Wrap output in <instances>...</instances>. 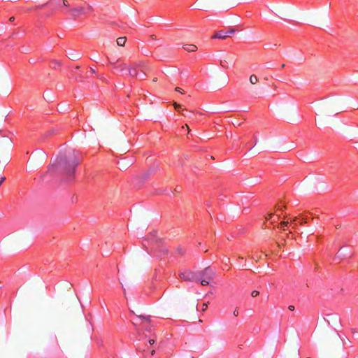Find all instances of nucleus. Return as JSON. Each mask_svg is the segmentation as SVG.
Listing matches in <instances>:
<instances>
[{"instance_id": "nucleus-6", "label": "nucleus", "mask_w": 358, "mask_h": 358, "mask_svg": "<svg viewBox=\"0 0 358 358\" xmlns=\"http://www.w3.org/2000/svg\"><path fill=\"white\" fill-rule=\"evenodd\" d=\"M243 29L238 27H230L227 30L224 31V34L229 36L231 34H234L236 31H242Z\"/></svg>"}, {"instance_id": "nucleus-8", "label": "nucleus", "mask_w": 358, "mask_h": 358, "mask_svg": "<svg viewBox=\"0 0 358 358\" xmlns=\"http://www.w3.org/2000/svg\"><path fill=\"white\" fill-rule=\"evenodd\" d=\"M332 320L333 323L336 326L338 327L341 324L340 319L337 315H328Z\"/></svg>"}, {"instance_id": "nucleus-20", "label": "nucleus", "mask_w": 358, "mask_h": 358, "mask_svg": "<svg viewBox=\"0 0 358 358\" xmlns=\"http://www.w3.org/2000/svg\"><path fill=\"white\" fill-rule=\"evenodd\" d=\"M185 127H186V128H187V131H188V134H189V133H190V129H189V128L188 125H187V124H185V126L182 127V129H184Z\"/></svg>"}, {"instance_id": "nucleus-3", "label": "nucleus", "mask_w": 358, "mask_h": 358, "mask_svg": "<svg viewBox=\"0 0 358 358\" xmlns=\"http://www.w3.org/2000/svg\"><path fill=\"white\" fill-rule=\"evenodd\" d=\"M215 273L210 267L199 271V280L203 286L208 285L214 278Z\"/></svg>"}, {"instance_id": "nucleus-27", "label": "nucleus", "mask_w": 358, "mask_h": 358, "mask_svg": "<svg viewBox=\"0 0 358 358\" xmlns=\"http://www.w3.org/2000/svg\"><path fill=\"white\" fill-rule=\"evenodd\" d=\"M320 125H321V126L324 125V120H320Z\"/></svg>"}, {"instance_id": "nucleus-2", "label": "nucleus", "mask_w": 358, "mask_h": 358, "mask_svg": "<svg viewBox=\"0 0 358 358\" xmlns=\"http://www.w3.org/2000/svg\"><path fill=\"white\" fill-rule=\"evenodd\" d=\"M63 6L68 7V1L66 0H50L45 3L38 4L31 8L32 10H36V14L41 17H46L52 15L55 10Z\"/></svg>"}, {"instance_id": "nucleus-30", "label": "nucleus", "mask_w": 358, "mask_h": 358, "mask_svg": "<svg viewBox=\"0 0 358 358\" xmlns=\"http://www.w3.org/2000/svg\"><path fill=\"white\" fill-rule=\"evenodd\" d=\"M155 350H152V351H151V355H155Z\"/></svg>"}, {"instance_id": "nucleus-26", "label": "nucleus", "mask_w": 358, "mask_h": 358, "mask_svg": "<svg viewBox=\"0 0 358 358\" xmlns=\"http://www.w3.org/2000/svg\"><path fill=\"white\" fill-rule=\"evenodd\" d=\"M149 343H150V345H153V344L155 343V340H153V339H150V340H149Z\"/></svg>"}, {"instance_id": "nucleus-34", "label": "nucleus", "mask_w": 358, "mask_h": 358, "mask_svg": "<svg viewBox=\"0 0 358 358\" xmlns=\"http://www.w3.org/2000/svg\"><path fill=\"white\" fill-rule=\"evenodd\" d=\"M8 160H9V156L8 155L6 157V161H8Z\"/></svg>"}, {"instance_id": "nucleus-21", "label": "nucleus", "mask_w": 358, "mask_h": 358, "mask_svg": "<svg viewBox=\"0 0 358 358\" xmlns=\"http://www.w3.org/2000/svg\"><path fill=\"white\" fill-rule=\"evenodd\" d=\"M148 67L145 66H143L142 67V69H141V71L145 73V71L148 70Z\"/></svg>"}, {"instance_id": "nucleus-36", "label": "nucleus", "mask_w": 358, "mask_h": 358, "mask_svg": "<svg viewBox=\"0 0 358 358\" xmlns=\"http://www.w3.org/2000/svg\"><path fill=\"white\" fill-rule=\"evenodd\" d=\"M307 358H310V357H307Z\"/></svg>"}, {"instance_id": "nucleus-18", "label": "nucleus", "mask_w": 358, "mask_h": 358, "mask_svg": "<svg viewBox=\"0 0 358 358\" xmlns=\"http://www.w3.org/2000/svg\"><path fill=\"white\" fill-rule=\"evenodd\" d=\"M3 150H4L3 146L0 144V155L3 153Z\"/></svg>"}, {"instance_id": "nucleus-7", "label": "nucleus", "mask_w": 358, "mask_h": 358, "mask_svg": "<svg viewBox=\"0 0 358 358\" xmlns=\"http://www.w3.org/2000/svg\"><path fill=\"white\" fill-rule=\"evenodd\" d=\"M227 37V35L224 34V31L220 30L214 34L212 38H221L224 39Z\"/></svg>"}, {"instance_id": "nucleus-4", "label": "nucleus", "mask_w": 358, "mask_h": 358, "mask_svg": "<svg viewBox=\"0 0 358 358\" xmlns=\"http://www.w3.org/2000/svg\"><path fill=\"white\" fill-rule=\"evenodd\" d=\"M179 277L185 281H198L199 272L195 273L190 270H184L179 273Z\"/></svg>"}, {"instance_id": "nucleus-12", "label": "nucleus", "mask_w": 358, "mask_h": 358, "mask_svg": "<svg viewBox=\"0 0 358 358\" xmlns=\"http://www.w3.org/2000/svg\"><path fill=\"white\" fill-rule=\"evenodd\" d=\"M138 317L143 320V322L149 323L150 322V317L148 316L138 315Z\"/></svg>"}, {"instance_id": "nucleus-31", "label": "nucleus", "mask_w": 358, "mask_h": 358, "mask_svg": "<svg viewBox=\"0 0 358 358\" xmlns=\"http://www.w3.org/2000/svg\"><path fill=\"white\" fill-rule=\"evenodd\" d=\"M272 215H273V214H272V213L269 214V215H268V219H269V218H271V217H272ZM266 220H268V218H266Z\"/></svg>"}, {"instance_id": "nucleus-35", "label": "nucleus", "mask_w": 358, "mask_h": 358, "mask_svg": "<svg viewBox=\"0 0 358 358\" xmlns=\"http://www.w3.org/2000/svg\"><path fill=\"white\" fill-rule=\"evenodd\" d=\"M79 68H80V67H79L78 66H77L76 67V70H78V69H79Z\"/></svg>"}, {"instance_id": "nucleus-19", "label": "nucleus", "mask_w": 358, "mask_h": 358, "mask_svg": "<svg viewBox=\"0 0 358 358\" xmlns=\"http://www.w3.org/2000/svg\"><path fill=\"white\" fill-rule=\"evenodd\" d=\"M294 308H294V306H292V305H290V306H288V309H289V310H291V311L294 310Z\"/></svg>"}, {"instance_id": "nucleus-9", "label": "nucleus", "mask_w": 358, "mask_h": 358, "mask_svg": "<svg viewBox=\"0 0 358 358\" xmlns=\"http://www.w3.org/2000/svg\"><path fill=\"white\" fill-rule=\"evenodd\" d=\"M183 48L187 52H194L197 50V47L192 44L185 45L183 46Z\"/></svg>"}, {"instance_id": "nucleus-10", "label": "nucleus", "mask_w": 358, "mask_h": 358, "mask_svg": "<svg viewBox=\"0 0 358 358\" xmlns=\"http://www.w3.org/2000/svg\"><path fill=\"white\" fill-rule=\"evenodd\" d=\"M126 37H120L117 39V44L119 46H124L126 43Z\"/></svg>"}, {"instance_id": "nucleus-15", "label": "nucleus", "mask_w": 358, "mask_h": 358, "mask_svg": "<svg viewBox=\"0 0 358 358\" xmlns=\"http://www.w3.org/2000/svg\"><path fill=\"white\" fill-rule=\"evenodd\" d=\"M173 105L176 109H179L181 108V106L176 102H173Z\"/></svg>"}, {"instance_id": "nucleus-17", "label": "nucleus", "mask_w": 358, "mask_h": 358, "mask_svg": "<svg viewBox=\"0 0 358 358\" xmlns=\"http://www.w3.org/2000/svg\"><path fill=\"white\" fill-rule=\"evenodd\" d=\"M5 142L8 146L10 145V139H8V138L5 139Z\"/></svg>"}, {"instance_id": "nucleus-25", "label": "nucleus", "mask_w": 358, "mask_h": 358, "mask_svg": "<svg viewBox=\"0 0 358 358\" xmlns=\"http://www.w3.org/2000/svg\"><path fill=\"white\" fill-rule=\"evenodd\" d=\"M234 315V316H238V311L237 310V309H236L234 313H233Z\"/></svg>"}, {"instance_id": "nucleus-32", "label": "nucleus", "mask_w": 358, "mask_h": 358, "mask_svg": "<svg viewBox=\"0 0 358 358\" xmlns=\"http://www.w3.org/2000/svg\"><path fill=\"white\" fill-rule=\"evenodd\" d=\"M296 219H297L296 217H294V218L292 220V222H295V221L296 220Z\"/></svg>"}, {"instance_id": "nucleus-28", "label": "nucleus", "mask_w": 358, "mask_h": 358, "mask_svg": "<svg viewBox=\"0 0 358 358\" xmlns=\"http://www.w3.org/2000/svg\"><path fill=\"white\" fill-rule=\"evenodd\" d=\"M303 222H305V223H306V222H307V218H306V217L303 218Z\"/></svg>"}, {"instance_id": "nucleus-29", "label": "nucleus", "mask_w": 358, "mask_h": 358, "mask_svg": "<svg viewBox=\"0 0 358 358\" xmlns=\"http://www.w3.org/2000/svg\"><path fill=\"white\" fill-rule=\"evenodd\" d=\"M153 82H157V78H154L153 80H152Z\"/></svg>"}, {"instance_id": "nucleus-24", "label": "nucleus", "mask_w": 358, "mask_h": 358, "mask_svg": "<svg viewBox=\"0 0 358 358\" xmlns=\"http://www.w3.org/2000/svg\"><path fill=\"white\" fill-rule=\"evenodd\" d=\"M206 308H207V304L206 303H203V304L202 310L204 311Z\"/></svg>"}, {"instance_id": "nucleus-23", "label": "nucleus", "mask_w": 358, "mask_h": 358, "mask_svg": "<svg viewBox=\"0 0 358 358\" xmlns=\"http://www.w3.org/2000/svg\"><path fill=\"white\" fill-rule=\"evenodd\" d=\"M15 17L14 16H10V17H9V21H10V22H13V21L15 20Z\"/></svg>"}, {"instance_id": "nucleus-14", "label": "nucleus", "mask_w": 358, "mask_h": 358, "mask_svg": "<svg viewBox=\"0 0 358 358\" xmlns=\"http://www.w3.org/2000/svg\"><path fill=\"white\" fill-rule=\"evenodd\" d=\"M259 294V291H257V290H254V291H252V293H251V296H252V297H256V296H258Z\"/></svg>"}, {"instance_id": "nucleus-16", "label": "nucleus", "mask_w": 358, "mask_h": 358, "mask_svg": "<svg viewBox=\"0 0 358 358\" xmlns=\"http://www.w3.org/2000/svg\"><path fill=\"white\" fill-rule=\"evenodd\" d=\"M288 223H289L288 222H285L284 221V222H280V226L287 227L288 225Z\"/></svg>"}, {"instance_id": "nucleus-37", "label": "nucleus", "mask_w": 358, "mask_h": 358, "mask_svg": "<svg viewBox=\"0 0 358 358\" xmlns=\"http://www.w3.org/2000/svg\"><path fill=\"white\" fill-rule=\"evenodd\" d=\"M190 358H194V357H190Z\"/></svg>"}, {"instance_id": "nucleus-13", "label": "nucleus", "mask_w": 358, "mask_h": 358, "mask_svg": "<svg viewBox=\"0 0 358 358\" xmlns=\"http://www.w3.org/2000/svg\"><path fill=\"white\" fill-rule=\"evenodd\" d=\"M129 75L133 76V77H137L138 76V73L136 72V69H130L129 70Z\"/></svg>"}, {"instance_id": "nucleus-5", "label": "nucleus", "mask_w": 358, "mask_h": 358, "mask_svg": "<svg viewBox=\"0 0 358 358\" xmlns=\"http://www.w3.org/2000/svg\"><path fill=\"white\" fill-rule=\"evenodd\" d=\"M90 10L89 7L78 6L66 11V14H69L74 17H79L87 13V10Z\"/></svg>"}, {"instance_id": "nucleus-22", "label": "nucleus", "mask_w": 358, "mask_h": 358, "mask_svg": "<svg viewBox=\"0 0 358 358\" xmlns=\"http://www.w3.org/2000/svg\"><path fill=\"white\" fill-rule=\"evenodd\" d=\"M175 90L176 92H178L182 94V90L180 87H176Z\"/></svg>"}, {"instance_id": "nucleus-33", "label": "nucleus", "mask_w": 358, "mask_h": 358, "mask_svg": "<svg viewBox=\"0 0 358 358\" xmlns=\"http://www.w3.org/2000/svg\"><path fill=\"white\" fill-rule=\"evenodd\" d=\"M92 73H95V71L93 69H91Z\"/></svg>"}, {"instance_id": "nucleus-1", "label": "nucleus", "mask_w": 358, "mask_h": 358, "mask_svg": "<svg viewBox=\"0 0 358 358\" xmlns=\"http://www.w3.org/2000/svg\"><path fill=\"white\" fill-rule=\"evenodd\" d=\"M78 163L79 160L76 154L74 152H69L65 156H60L57 162L49 167L48 171L71 178Z\"/></svg>"}, {"instance_id": "nucleus-11", "label": "nucleus", "mask_w": 358, "mask_h": 358, "mask_svg": "<svg viewBox=\"0 0 358 358\" xmlns=\"http://www.w3.org/2000/svg\"><path fill=\"white\" fill-rule=\"evenodd\" d=\"M249 81L252 85H255L259 81V78L255 75H251Z\"/></svg>"}]
</instances>
